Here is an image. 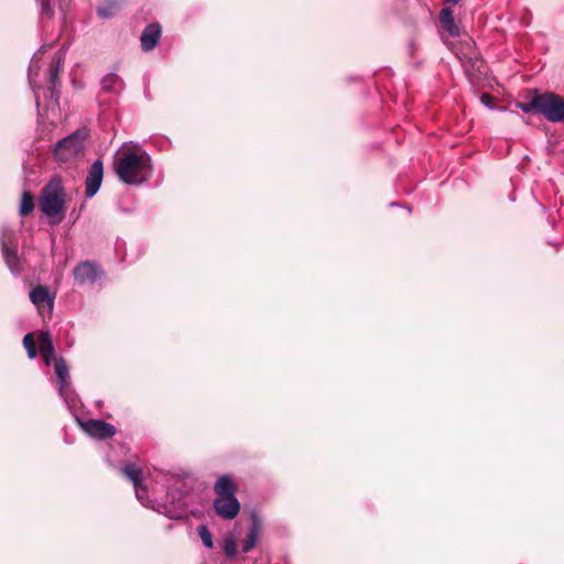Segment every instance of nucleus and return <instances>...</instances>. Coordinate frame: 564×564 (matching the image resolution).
Instances as JSON below:
<instances>
[{
    "label": "nucleus",
    "mask_w": 564,
    "mask_h": 564,
    "mask_svg": "<svg viewBox=\"0 0 564 564\" xmlns=\"http://www.w3.org/2000/svg\"><path fill=\"white\" fill-rule=\"evenodd\" d=\"M113 165L119 180L126 184L140 185L152 175L151 158L141 149L122 152Z\"/></svg>",
    "instance_id": "obj_1"
},
{
    "label": "nucleus",
    "mask_w": 564,
    "mask_h": 564,
    "mask_svg": "<svg viewBox=\"0 0 564 564\" xmlns=\"http://www.w3.org/2000/svg\"><path fill=\"white\" fill-rule=\"evenodd\" d=\"M66 191L61 176H53L42 188L39 205L52 224H58L65 215Z\"/></svg>",
    "instance_id": "obj_2"
},
{
    "label": "nucleus",
    "mask_w": 564,
    "mask_h": 564,
    "mask_svg": "<svg viewBox=\"0 0 564 564\" xmlns=\"http://www.w3.org/2000/svg\"><path fill=\"white\" fill-rule=\"evenodd\" d=\"M216 499L214 509L216 513L226 520L236 518L240 511V503L236 498L237 485L228 475L218 478L214 487Z\"/></svg>",
    "instance_id": "obj_3"
},
{
    "label": "nucleus",
    "mask_w": 564,
    "mask_h": 564,
    "mask_svg": "<svg viewBox=\"0 0 564 564\" xmlns=\"http://www.w3.org/2000/svg\"><path fill=\"white\" fill-rule=\"evenodd\" d=\"M88 135L87 129H79L55 144L53 156L59 166H72L83 156L84 142Z\"/></svg>",
    "instance_id": "obj_4"
},
{
    "label": "nucleus",
    "mask_w": 564,
    "mask_h": 564,
    "mask_svg": "<svg viewBox=\"0 0 564 564\" xmlns=\"http://www.w3.org/2000/svg\"><path fill=\"white\" fill-rule=\"evenodd\" d=\"M539 113L551 122L564 121V98L553 93L539 94Z\"/></svg>",
    "instance_id": "obj_5"
},
{
    "label": "nucleus",
    "mask_w": 564,
    "mask_h": 564,
    "mask_svg": "<svg viewBox=\"0 0 564 564\" xmlns=\"http://www.w3.org/2000/svg\"><path fill=\"white\" fill-rule=\"evenodd\" d=\"M31 302L37 307L39 313L44 315L45 313L52 314L54 306V296L51 295L48 289L43 285H36L30 292Z\"/></svg>",
    "instance_id": "obj_6"
},
{
    "label": "nucleus",
    "mask_w": 564,
    "mask_h": 564,
    "mask_svg": "<svg viewBox=\"0 0 564 564\" xmlns=\"http://www.w3.org/2000/svg\"><path fill=\"white\" fill-rule=\"evenodd\" d=\"M82 427L88 435L98 440L110 438L117 433V429L112 424L101 420H88L82 423Z\"/></svg>",
    "instance_id": "obj_7"
},
{
    "label": "nucleus",
    "mask_w": 564,
    "mask_h": 564,
    "mask_svg": "<svg viewBox=\"0 0 564 564\" xmlns=\"http://www.w3.org/2000/svg\"><path fill=\"white\" fill-rule=\"evenodd\" d=\"M73 273L78 284L94 283L100 275L99 268L90 261L77 264Z\"/></svg>",
    "instance_id": "obj_8"
},
{
    "label": "nucleus",
    "mask_w": 564,
    "mask_h": 564,
    "mask_svg": "<svg viewBox=\"0 0 564 564\" xmlns=\"http://www.w3.org/2000/svg\"><path fill=\"white\" fill-rule=\"evenodd\" d=\"M104 177V166L100 160L95 161L86 177V196L93 197L100 188Z\"/></svg>",
    "instance_id": "obj_9"
},
{
    "label": "nucleus",
    "mask_w": 564,
    "mask_h": 564,
    "mask_svg": "<svg viewBox=\"0 0 564 564\" xmlns=\"http://www.w3.org/2000/svg\"><path fill=\"white\" fill-rule=\"evenodd\" d=\"M161 25L159 23L149 24L141 34V46L143 51L153 50L161 37Z\"/></svg>",
    "instance_id": "obj_10"
},
{
    "label": "nucleus",
    "mask_w": 564,
    "mask_h": 564,
    "mask_svg": "<svg viewBox=\"0 0 564 564\" xmlns=\"http://www.w3.org/2000/svg\"><path fill=\"white\" fill-rule=\"evenodd\" d=\"M39 349L46 365H50L55 357V349L48 332H41L37 336Z\"/></svg>",
    "instance_id": "obj_11"
},
{
    "label": "nucleus",
    "mask_w": 564,
    "mask_h": 564,
    "mask_svg": "<svg viewBox=\"0 0 564 564\" xmlns=\"http://www.w3.org/2000/svg\"><path fill=\"white\" fill-rule=\"evenodd\" d=\"M440 23L442 28L451 35V36H458L459 35V28L455 23L454 20V12L452 9V6L444 7L438 15Z\"/></svg>",
    "instance_id": "obj_12"
},
{
    "label": "nucleus",
    "mask_w": 564,
    "mask_h": 564,
    "mask_svg": "<svg viewBox=\"0 0 564 564\" xmlns=\"http://www.w3.org/2000/svg\"><path fill=\"white\" fill-rule=\"evenodd\" d=\"M122 474L128 477L134 485V489L137 495H139L140 489L142 488V470L134 464H126L121 467Z\"/></svg>",
    "instance_id": "obj_13"
},
{
    "label": "nucleus",
    "mask_w": 564,
    "mask_h": 564,
    "mask_svg": "<svg viewBox=\"0 0 564 564\" xmlns=\"http://www.w3.org/2000/svg\"><path fill=\"white\" fill-rule=\"evenodd\" d=\"M261 532V524L259 519L256 517L252 520V525L250 528V531L248 533V536L246 541L243 542L242 552L248 553L250 552L257 544L259 536Z\"/></svg>",
    "instance_id": "obj_14"
},
{
    "label": "nucleus",
    "mask_w": 564,
    "mask_h": 564,
    "mask_svg": "<svg viewBox=\"0 0 564 564\" xmlns=\"http://www.w3.org/2000/svg\"><path fill=\"white\" fill-rule=\"evenodd\" d=\"M65 55L62 52H58L48 68V80L52 85H55L58 80L59 72L64 65Z\"/></svg>",
    "instance_id": "obj_15"
},
{
    "label": "nucleus",
    "mask_w": 564,
    "mask_h": 564,
    "mask_svg": "<svg viewBox=\"0 0 564 564\" xmlns=\"http://www.w3.org/2000/svg\"><path fill=\"white\" fill-rule=\"evenodd\" d=\"M123 0H105V2L97 9L101 18L113 17L120 9Z\"/></svg>",
    "instance_id": "obj_16"
},
{
    "label": "nucleus",
    "mask_w": 564,
    "mask_h": 564,
    "mask_svg": "<svg viewBox=\"0 0 564 564\" xmlns=\"http://www.w3.org/2000/svg\"><path fill=\"white\" fill-rule=\"evenodd\" d=\"M34 209V196L31 192L24 191L21 196L19 213L21 216H26Z\"/></svg>",
    "instance_id": "obj_17"
},
{
    "label": "nucleus",
    "mask_w": 564,
    "mask_h": 564,
    "mask_svg": "<svg viewBox=\"0 0 564 564\" xmlns=\"http://www.w3.org/2000/svg\"><path fill=\"white\" fill-rule=\"evenodd\" d=\"M54 369H55L56 377L59 380L61 387L66 386L68 378H69L68 366H67L66 361L63 358L57 359L55 361Z\"/></svg>",
    "instance_id": "obj_18"
},
{
    "label": "nucleus",
    "mask_w": 564,
    "mask_h": 564,
    "mask_svg": "<svg viewBox=\"0 0 564 564\" xmlns=\"http://www.w3.org/2000/svg\"><path fill=\"white\" fill-rule=\"evenodd\" d=\"M3 254L10 270L14 273H19L21 271V265L15 250H10L8 247L3 246Z\"/></svg>",
    "instance_id": "obj_19"
},
{
    "label": "nucleus",
    "mask_w": 564,
    "mask_h": 564,
    "mask_svg": "<svg viewBox=\"0 0 564 564\" xmlns=\"http://www.w3.org/2000/svg\"><path fill=\"white\" fill-rule=\"evenodd\" d=\"M119 84L120 78L116 74H108L101 79V87L105 91L112 90Z\"/></svg>",
    "instance_id": "obj_20"
},
{
    "label": "nucleus",
    "mask_w": 564,
    "mask_h": 564,
    "mask_svg": "<svg viewBox=\"0 0 564 564\" xmlns=\"http://www.w3.org/2000/svg\"><path fill=\"white\" fill-rule=\"evenodd\" d=\"M23 346L28 351V356L30 359H34L37 355L35 341L33 335L31 333L26 334L23 338Z\"/></svg>",
    "instance_id": "obj_21"
},
{
    "label": "nucleus",
    "mask_w": 564,
    "mask_h": 564,
    "mask_svg": "<svg viewBox=\"0 0 564 564\" xmlns=\"http://www.w3.org/2000/svg\"><path fill=\"white\" fill-rule=\"evenodd\" d=\"M518 107L525 113H529L533 110L539 112V94L535 93L529 102H519Z\"/></svg>",
    "instance_id": "obj_22"
},
{
    "label": "nucleus",
    "mask_w": 564,
    "mask_h": 564,
    "mask_svg": "<svg viewBox=\"0 0 564 564\" xmlns=\"http://www.w3.org/2000/svg\"><path fill=\"white\" fill-rule=\"evenodd\" d=\"M198 534H199L204 545L208 549H212L214 543H213L212 533L209 532L208 528L206 525H199Z\"/></svg>",
    "instance_id": "obj_23"
},
{
    "label": "nucleus",
    "mask_w": 564,
    "mask_h": 564,
    "mask_svg": "<svg viewBox=\"0 0 564 564\" xmlns=\"http://www.w3.org/2000/svg\"><path fill=\"white\" fill-rule=\"evenodd\" d=\"M224 553L230 558L236 556L237 544H236V541L234 540V538H227L224 541Z\"/></svg>",
    "instance_id": "obj_24"
},
{
    "label": "nucleus",
    "mask_w": 564,
    "mask_h": 564,
    "mask_svg": "<svg viewBox=\"0 0 564 564\" xmlns=\"http://www.w3.org/2000/svg\"><path fill=\"white\" fill-rule=\"evenodd\" d=\"M481 102L487 106L488 108L495 107V98L489 94H482L480 97Z\"/></svg>",
    "instance_id": "obj_25"
},
{
    "label": "nucleus",
    "mask_w": 564,
    "mask_h": 564,
    "mask_svg": "<svg viewBox=\"0 0 564 564\" xmlns=\"http://www.w3.org/2000/svg\"><path fill=\"white\" fill-rule=\"evenodd\" d=\"M42 8L47 13H52L51 0H42Z\"/></svg>",
    "instance_id": "obj_26"
},
{
    "label": "nucleus",
    "mask_w": 564,
    "mask_h": 564,
    "mask_svg": "<svg viewBox=\"0 0 564 564\" xmlns=\"http://www.w3.org/2000/svg\"><path fill=\"white\" fill-rule=\"evenodd\" d=\"M460 0H444V3L445 4H448V6H455L459 2Z\"/></svg>",
    "instance_id": "obj_27"
}]
</instances>
